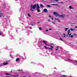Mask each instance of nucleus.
I'll return each mask as SVG.
<instances>
[{
	"instance_id": "obj_20",
	"label": "nucleus",
	"mask_w": 77,
	"mask_h": 77,
	"mask_svg": "<svg viewBox=\"0 0 77 77\" xmlns=\"http://www.w3.org/2000/svg\"><path fill=\"white\" fill-rule=\"evenodd\" d=\"M61 77H67V76L66 75H62Z\"/></svg>"
},
{
	"instance_id": "obj_39",
	"label": "nucleus",
	"mask_w": 77,
	"mask_h": 77,
	"mask_svg": "<svg viewBox=\"0 0 77 77\" xmlns=\"http://www.w3.org/2000/svg\"><path fill=\"white\" fill-rule=\"evenodd\" d=\"M3 66V64H2V65H0V66Z\"/></svg>"
},
{
	"instance_id": "obj_44",
	"label": "nucleus",
	"mask_w": 77,
	"mask_h": 77,
	"mask_svg": "<svg viewBox=\"0 0 77 77\" xmlns=\"http://www.w3.org/2000/svg\"><path fill=\"white\" fill-rule=\"evenodd\" d=\"M52 23H53L54 24H55V23H54L53 22H52Z\"/></svg>"
},
{
	"instance_id": "obj_23",
	"label": "nucleus",
	"mask_w": 77,
	"mask_h": 77,
	"mask_svg": "<svg viewBox=\"0 0 77 77\" xmlns=\"http://www.w3.org/2000/svg\"><path fill=\"white\" fill-rule=\"evenodd\" d=\"M63 35H64L63 37H64V38H66V35H65V34H63Z\"/></svg>"
},
{
	"instance_id": "obj_54",
	"label": "nucleus",
	"mask_w": 77,
	"mask_h": 77,
	"mask_svg": "<svg viewBox=\"0 0 77 77\" xmlns=\"http://www.w3.org/2000/svg\"><path fill=\"white\" fill-rule=\"evenodd\" d=\"M17 31H18V30H17L16 31L17 32Z\"/></svg>"
},
{
	"instance_id": "obj_5",
	"label": "nucleus",
	"mask_w": 77,
	"mask_h": 77,
	"mask_svg": "<svg viewBox=\"0 0 77 77\" xmlns=\"http://www.w3.org/2000/svg\"><path fill=\"white\" fill-rule=\"evenodd\" d=\"M69 33H70V29H68L67 32V34L66 35L67 36H68V35H69V37L71 36V34H69Z\"/></svg>"
},
{
	"instance_id": "obj_37",
	"label": "nucleus",
	"mask_w": 77,
	"mask_h": 77,
	"mask_svg": "<svg viewBox=\"0 0 77 77\" xmlns=\"http://www.w3.org/2000/svg\"><path fill=\"white\" fill-rule=\"evenodd\" d=\"M2 13H0V15H2Z\"/></svg>"
},
{
	"instance_id": "obj_10",
	"label": "nucleus",
	"mask_w": 77,
	"mask_h": 77,
	"mask_svg": "<svg viewBox=\"0 0 77 77\" xmlns=\"http://www.w3.org/2000/svg\"><path fill=\"white\" fill-rule=\"evenodd\" d=\"M5 74L6 75H11V76H13V77H18V75L17 76H14V75H10V74H9V73H5Z\"/></svg>"
},
{
	"instance_id": "obj_12",
	"label": "nucleus",
	"mask_w": 77,
	"mask_h": 77,
	"mask_svg": "<svg viewBox=\"0 0 77 77\" xmlns=\"http://www.w3.org/2000/svg\"><path fill=\"white\" fill-rule=\"evenodd\" d=\"M43 42L44 43V44H45L46 45H47V46H49V45H47V43H46V42H45V41L43 40Z\"/></svg>"
},
{
	"instance_id": "obj_19",
	"label": "nucleus",
	"mask_w": 77,
	"mask_h": 77,
	"mask_svg": "<svg viewBox=\"0 0 77 77\" xmlns=\"http://www.w3.org/2000/svg\"><path fill=\"white\" fill-rule=\"evenodd\" d=\"M70 30H71V31H73V30H75V29H73L72 28H70Z\"/></svg>"
},
{
	"instance_id": "obj_16",
	"label": "nucleus",
	"mask_w": 77,
	"mask_h": 77,
	"mask_svg": "<svg viewBox=\"0 0 77 77\" xmlns=\"http://www.w3.org/2000/svg\"><path fill=\"white\" fill-rule=\"evenodd\" d=\"M40 6L41 8H42L44 7V5H42V4H41L40 5Z\"/></svg>"
},
{
	"instance_id": "obj_26",
	"label": "nucleus",
	"mask_w": 77,
	"mask_h": 77,
	"mask_svg": "<svg viewBox=\"0 0 77 77\" xmlns=\"http://www.w3.org/2000/svg\"><path fill=\"white\" fill-rule=\"evenodd\" d=\"M72 6H71L69 7V8H70V9H72Z\"/></svg>"
},
{
	"instance_id": "obj_21",
	"label": "nucleus",
	"mask_w": 77,
	"mask_h": 77,
	"mask_svg": "<svg viewBox=\"0 0 77 77\" xmlns=\"http://www.w3.org/2000/svg\"><path fill=\"white\" fill-rule=\"evenodd\" d=\"M12 58V59H14V57L12 56H11V55H9Z\"/></svg>"
},
{
	"instance_id": "obj_53",
	"label": "nucleus",
	"mask_w": 77,
	"mask_h": 77,
	"mask_svg": "<svg viewBox=\"0 0 77 77\" xmlns=\"http://www.w3.org/2000/svg\"><path fill=\"white\" fill-rule=\"evenodd\" d=\"M32 63H33V62H31Z\"/></svg>"
},
{
	"instance_id": "obj_41",
	"label": "nucleus",
	"mask_w": 77,
	"mask_h": 77,
	"mask_svg": "<svg viewBox=\"0 0 77 77\" xmlns=\"http://www.w3.org/2000/svg\"><path fill=\"white\" fill-rule=\"evenodd\" d=\"M74 35L75 36H77L76 34H74Z\"/></svg>"
},
{
	"instance_id": "obj_11",
	"label": "nucleus",
	"mask_w": 77,
	"mask_h": 77,
	"mask_svg": "<svg viewBox=\"0 0 77 77\" xmlns=\"http://www.w3.org/2000/svg\"><path fill=\"white\" fill-rule=\"evenodd\" d=\"M38 44L39 45H40V46H42V42H39Z\"/></svg>"
},
{
	"instance_id": "obj_4",
	"label": "nucleus",
	"mask_w": 77,
	"mask_h": 77,
	"mask_svg": "<svg viewBox=\"0 0 77 77\" xmlns=\"http://www.w3.org/2000/svg\"><path fill=\"white\" fill-rule=\"evenodd\" d=\"M53 14L54 15H55L56 17H59L60 15L58 13L56 12H54Z\"/></svg>"
},
{
	"instance_id": "obj_8",
	"label": "nucleus",
	"mask_w": 77,
	"mask_h": 77,
	"mask_svg": "<svg viewBox=\"0 0 77 77\" xmlns=\"http://www.w3.org/2000/svg\"><path fill=\"white\" fill-rule=\"evenodd\" d=\"M0 35L2 36H5V34H3V33L2 32H0Z\"/></svg>"
},
{
	"instance_id": "obj_24",
	"label": "nucleus",
	"mask_w": 77,
	"mask_h": 77,
	"mask_svg": "<svg viewBox=\"0 0 77 77\" xmlns=\"http://www.w3.org/2000/svg\"><path fill=\"white\" fill-rule=\"evenodd\" d=\"M28 17H31V16H30V14H28Z\"/></svg>"
},
{
	"instance_id": "obj_40",
	"label": "nucleus",
	"mask_w": 77,
	"mask_h": 77,
	"mask_svg": "<svg viewBox=\"0 0 77 77\" xmlns=\"http://www.w3.org/2000/svg\"><path fill=\"white\" fill-rule=\"evenodd\" d=\"M48 21H50V20L49 19H48Z\"/></svg>"
},
{
	"instance_id": "obj_1",
	"label": "nucleus",
	"mask_w": 77,
	"mask_h": 77,
	"mask_svg": "<svg viewBox=\"0 0 77 77\" xmlns=\"http://www.w3.org/2000/svg\"><path fill=\"white\" fill-rule=\"evenodd\" d=\"M36 4H35L34 5H33L32 4H31L30 6V11L32 12H33L35 11V9L36 8Z\"/></svg>"
},
{
	"instance_id": "obj_3",
	"label": "nucleus",
	"mask_w": 77,
	"mask_h": 77,
	"mask_svg": "<svg viewBox=\"0 0 77 77\" xmlns=\"http://www.w3.org/2000/svg\"><path fill=\"white\" fill-rule=\"evenodd\" d=\"M40 8V7H39V4H37L36 9L38 12H41V10H40V9H39Z\"/></svg>"
},
{
	"instance_id": "obj_30",
	"label": "nucleus",
	"mask_w": 77,
	"mask_h": 77,
	"mask_svg": "<svg viewBox=\"0 0 77 77\" xmlns=\"http://www.w3.org/2000/svg\"><path fill=\"white\" fill-rule=\"evenodd\" d=\"M60 39L61 41H63V39H62L61 38H60Z\"/></svg>"
},
{
	"instance_id": "obj_31",
	"label": "nucleus",
	"mask_w": 77,
	"mask_h": 77,
	"mask_svg": "<svg viewBox=\"0 0 77 77\" xmlns=\"http://www.w3.org/2000/svg\"><path fill=\"white\" fill-rule=\"evenodd\" d=\"M58 47H57V48L56 49V50H58Z\"/></svg>"
},
{
	"instance_id": "obj_29",
	"label": "nucleus",
	"mask_w": 77,
	"mask_h": 77,
	"mask_svg": "<svg viewBox=\"0 0 77 77\" xmlns=\"http://www.w3.org/2000/svg\"><path fill=\"white\" fill-rule=\"evenodd\" d=\"M29 26H26L25 27V29H28V28H29Z\"/></svg>"
},
{
	"instance_id": "obj_56",
	"label": "nucleus",
	"mask_w": 77,
	"mask_h": 77,
	"mask_svg": "<svg viewBox=\"0 0 77 77\" xmlns=\"http://www.w3.org/2000/svg\"><path fill=\"white\" fill-rule=\"evenodd\" d=\"M7 77V76H6V77Z\"/></svg>"
},
{
	"instance_id": "obj_34",
	"label": "nucleus",
	"mask_w": 77,
	"mask_h": 77,
	"mask_svg": "<svg viewBox=\"0 0 77 77\" xmlns=\"http://www.w3.org/2000/svg\"><path fill=\"white\" fill-rule=\"evenodd\" d=\"M55 20H58V19H57V18H55Z\"/></svg>"
},
{
	"instance_id": "obj_43",
	"label": "nucleus",
	"mask_w": 77,
	"mask_h": 77,
	"mask_svg": "<svg viewBox=\"0 0 77 77\" xmlns=\"http://www.w3.org/2000/svg\"><path fill=\"white\" fill-rule=\"evenodd\" d=\"M18 71H20L21 70H18Z\"/></svg>"
},
{
	"instance_id": "obj_28",
	"label": "nucleus",
	"mask_w": 77,
	"mask_h": 77,
	"mask_svg": "<svg viewBox=\"0 0 77 77\" xmlns=\"http://www.w3.org/2000/svg\"><path fill=\"white\" fill-rule=\"evenodd\" d=\"M39 30H42V28L41 27H40L39 28Z\"/></svg>"
},
{
	"instance_id": "obj_47",
	"label": "nucleus",
	"mask_w": 77,
	"mask_h": 77,
	"mask_svg": "<svg viewBox=\"0 0 77 77\" xmlns=\"http://www.w3.org/2000/svg\"><path fill=\"white\" fill-rule=\"evenodd\" d=\"M6 47H7L6 46H5V47L4 48H6Z\"/></svg>"
},
{
	"instance_id": "obj_33",
	"label": "nucleus",
	"mask_w": 77,
	"mask_h": 77,
	"mask_svg": "<svg viewBox=\"0 0 77 77\" xmlns=\"http://www.w3.org/2000/svg\"><path fill=\"white\" fill-rule=\"evenodd\" d=\"M31 25L32 26H33V24H32V23H31Z\"/></svg>"
},
{
	"instance_id": "obj_27",
	"label": "nucleus",
	"mask_w": 77,
	"mask_h": 77,
	"mask_svg": "<svg viewBox=\"0 0 77 77\" xmlns=\"http://www.w3.org/2000/svg\"><path fill=\"white\" fill-rule=\"evenodd\" d=\"M55 0L56 2H59V0Z\"/></svg>"
},
{
	"instance_id": "obj_57",
	"label": "nucleus",
	"mask_w": 77,
	"mask_h": 77,
	"mask_svg": "<svg viewBox=\"0 0 77 77\" xmlns=\"http://www.w3.org/2000/svg\"><path fill=\"white\" fill-rule=\"evenodd\" d=\"M23 77H26V76H23Z\"/></svg>"
},
{
	"instance_id": "obj_2",
	"label": "nucleus",
	"mask_w": 77,
	"mask_h": 77,
	"mask_svg": "<svg viewBox=\"0 0 77 77\" xmlns=\"http://www.w3.org/2000/svg\"><path fill=\"white\" fill-rule=\"evenodd\" d=\"M50 46L52 48H47V47H46V46H44V47H45V48L46 49H47L48 48V49H52V48H53V47H54V45L53 44H51L49 45V46H50Z\"/></svg>"
},
{
	"instance_id": "obj_7",
	"label": "nucleus",
	"mask_w": 77,
	"mask_h": 77,
	"mask_svg": "<svg viewBox=\"0 0 77 77\" xmlns=\"http://www.w3.org/2000/svg\"><path fill=\"white\" fill-rule=\"evenodd\" d=\"M67 60H68L69 62H71V63L74 62V61H75V60H72L70 59H68Z\"/></svg>"
},
{
	"instance_id": "obj_49",
	"label": "nucleus",
	"mask_w": 77,
	"mask_h": 77,
	"mask_svg": "<svg viewBox=\"0 0 77 77\" xmlns=\"http://www.w3.org/2000/svg\"><path fill=\"white\" fill-rule=\"evenodd\" d=\"M75 27L77 28V26H75Z\"/></svg>"
},
{
	"instance_id": "obj_42",
	"label": "nucleus",
	"mask_w": 77,
	"mask_h": 77,
	"mask_svg": "<svg viewBox=\"0 0 77 77\" xmlns=\"http://www.w3.org/2000/svg\"><path fill=\"white\" fill-rule=\"evenodd\" d=\"M75 61L76 63H77V61L76 60H75Z\"/></svg>"
},
{
	"instance_id": "obj_51",
	"label": "nucleus",
	"mask_w": 77,
	"mask_h": 77,
	"mask_svg": "<svg viewBox=\"0 0 77 77\" xmlns=\"http://www.w3.org/2000/svg\"><path fill=\"white\" fill-rule=\"evenodd\" d=\"M2 17V16H1V15H0V17Z\"/></svg>"
},
{
	"instance_id": "obj_14",
	"label": "nucleus",
	"mask_w": 77,
	"mask_h": 77,
	"mask_svg": "<svg viewBox=\"0 0 77 77\" xmlns=\"http://www.w3.org/2000/svg\"><path fill=\"white\" fill-rule=\"evenodd\" d=\"M22 10H23V8L21 7L19 9V11L20 12Z\"/></svg>"
},
{
	"instance_id": "obj_22",
	"label": "nucleus",
	"mask_w": 77,
	"mask_h": 77,
	"mask_svg": "<svg viewBox=\"0 0 77 77\" xmlns=\"http://www.w3.org/2000/svg\"><path fill=\"white\" fill-rule=\"evenodd\" d=\"M64 29H65V31H67V30H68V28H64Z\"/></svg>"
},
{
	"instance_id": "obj_45",
	"label": "nucleus",
	"mask_w": 77,
	"mask_h": 77,
	"mask_svg": "<svg viewBox=\"0 0 77 77\" xmlns=\"http://www.w3.org/2000/svg\"><path fill=\"white\" fill-rule=\"evenodd\" d=\"M29 32H30V31H28V32H27V33H29Z\"/></svg>"
},
{
	"instance_id": "obj_6",
	"label": "nucleus",
	"mask_w": 77,
	"mask_h": 77,
	"mask_svg": "<svg viewBox=\"0 0 77 77\" xmlns=\"http://www.w3.org/2000/svg\"><path fill=\"white\" fill-rule=\"evenodd\" d=\"M9 63V61H7L6 62H4L3 64L4 65H6Z\"/></svg>"
},
{
	"instance_id": "obj_52",
	"label": "nucleus",
	"mask_w": 77,
	"mask_h": 77,
	"mask_svg": "<svg viewBox=\"0 0 77 77\" xmlns=\"http://www.w3.org/2000/svg\"><path fill=\"white\" fill-rule=\"evenodd\" d=\"M12 71V70L11 71V72Z\"/></svg>"
},
{
	"instance_id": "obj_25",
	"label": "nucleus",
	"mask_w": 77,
	"mask_h": 77,
	"mask_svg": "<svg viewBox=\"0 0 77 77\" xmlns=\"http://www.w3.org/2000/svg\"><path fill=\"white\" fill-rule=\"evenodd\" d=\"M39 65H41V66H43V67L44 68V66H43V65L42 64H41V63H39Z\"/></svg>"
},
{
	"instance_id": "obj_36",
	"label": "nucleus",
	"mask_w": 77,
	"mask_h": 77,
	"mask_svg": "<svg viewBox=\"0 0 77 77\" xmlns=\"http://www.w3.org/2000/svg\"><path fill=\"white\" fill-rule=\"evenodd\" d=\"M58 22H60V20L58 19Z\"/></svg>"
},
{
	"instance_id": "obj_9",
	"label": "nucleus",
	"mask_w": 77,
	"mask_h": 77,
	"mask_svg": "<svg viewBox=\"0 0 77 77\" xmlns=\"http://www.w3.org/2000/svg\"><path fill=\"white\" fill-rule=\"evenodd\" d=\"M65 16V14H63L61 15H60L59 17H62V18H64Z\"/></svg>"
},
{
	"instance_id": "obj_38",
	"label": "nucleus",
	"mask_w": 77,
	"mask_h": 77,
	"mask_svg": "<svg viewBox=\"0 0 77 77\" xmlns=\"http://www.w3.org/2000/svg\"><path fill=\"white\" fill-rule=\"evenodd\" d=\"M46 32H48V30L46 29Z\"/></svg>"
},
{
	"instance_id": "obj_15",
	"label": "nucleus",
	"mask_w": 77,
	"mask_h": 77,
	"mask_svg": "<svg viewBox=\"0 0 77 77\" xmlns=\"http://www.w3.org/2000/svg\"><path fill=\"white\" fill-rule=\"evenodd\" d=\"M19 60H20V58H17L16 59V62H18Z\"/></svg>"
},
{
	"instance_id": "obj_58",
	"label": "nucleus",
	"mask_w": 77,
	"mask_h": 77,
	"mask_svg": "<svg viewBox=\"0 0 77 77\" xmlns=\"http://www.w3.org/2000/svg\"><path fill=\"white\" fill-rule=\"evenodd\" d=\"M21 14H23V13H21Z\"/></svg>"
},
{
	"instance_id": "obj_59",
	"label": "nucleus",
	"mask_w": 77,
	"mask_h": 77,
	"mask_svg": "<svg viewBox=\"0 0 77 77\" xmlns=\"http://www.w3.org/2000/svg\"><path fill=\"white\" fill-rule=\"evenodd\" d=\"M9 54H11V53H10Z\"/></svg>"
},
{
	"instance_id": "obj_50",
	"label": "nucleus",
	"mask_w": 77,
	"mask_h": 77,
	"mask_svg": "<svg viewBox=\"0 0 77 77\" xmlns=\"http://www.w3.org/2000/svg\"><path fill=\"white\" fill-rule=\"evenodd\" d=\"M38 23H39V22H38Z\"/></svg>"
},
{
	"instance_id": "obj_17",
	"label": "nucleus",
	"mask_w": 77,
	"mask_h": 77,
	"mask_svg": "<svg viewBox=\"0 0 77 77\" xmlns=\"http://www.w3.org/2000/svg\"><path fill=\"white\" fill-rule=\"evenodd\" d=\"M46 6H47V7H48V8H51V5H46Z\"/></svg>"
},
{
	"instance_id": "obj_48",
	"label": "nucleus",
	"mask_w": 77,
	"mask_h": 77,
	"mask_svg": "<svg viewBox=\"0 0 77 77\" xmlns=\"http://www.w3.org/2000/svg\"><path fill=\"white\" fill-rule=\"evenodd\" d=\"M49 17H50V18L51 17V16H49Z\"/></svg>"
},
{
	"instance_id": "obj_60",
	"label": "nucleus",
	"mask_w": 77,
	"mask_h": 77,
	"mask_svg": "<svg viewBox=\"0 0 77 77\" xmlns=\"http://www.w3.org/2000/svg\"><path fill=\"white\" fill-rule=\"evenodd\" d=\"M20 20H21L20 19Z\"/></svg>"
},
{
	"instance_id": "obj_35",
	"label": "nucleus",
	"mask_w": 77,
	"mask_h": 77,
	"mask_svg": "<svg viewBox=\"0 0 77 77\" xmlns=\"http://www.w3.org/2000/svg\"><path fill=\"white\" fill-rule=\"evenodd\" d=\"M49 30H52V29H49Z\"/></svg>"
},
{
	"instance_id": "obj_46",
	"label": "nucleus",
	"mask_w": 77,
	"mask_h": 77,
	"mask_svg": "<svg viewBox=\"0 0 77 77\" xmlns=\"http://www.w3.org/2000/svg\"><path fill=\"white\" fill-rule=\"evenodd\" d=\"M51 19H52V20H53V17H51Z\"/></svg>"
},
{
	"instance_id": "obj_32",
	"label": "nucleus",
	"mask_w": 77,
	"mask_h": 77,
	"mask_svg": "<svg viewBox=\"0 0 77 77\" xmlns=\"http://www.w3.org/2000/svg\"><path fill=\"white\" fill-rule=\"evenodd\" d=\"M73 35H72L71 36V38H73Z\"/></svg>"
},
{
	"instance_id": "obj_13",
	"label": "nucleus",
	"mask_w": 77,
	"mask_h": 77,
	"mask_svg": "<svg viewBox=\"0 0 77 77\" xmlns=\"http://www.w3.org/2000/svg\"><path fill=\"white\" fill-rule=\"evenodd\" d=\"M43 11L44 12L46 13L47 12V9L46 8H45L43 10Z\"/></svg>"
},
{
	"instance_id": "obj_18",
	"label": "nucleus",
	"mask_w": 77,
	"mask_h": 77,
	"mask_svg": "<svg viewBox=\"0 0 77 77\" xmlns=\"http://www.w3.org/2000/svg\"><path fill=\"white\" fill-rule=\"evenodd\" d=\"M51 5H55V6H58L59 5H58V4H51Z\"/></svg>"
},
{
	"instance_id": "obj_61",
	"label": "nucleus",
	"mask_w": 77,
	"mask_h": 77,
	"mask_svg": "<svg viewBox=\"0 0 77 77\" xmlns=\"http://www.w3.org/2000/svg\"><path fill=\"white\" fill-rule=\"evenodd\" d=\"M76 18H77V16L76 17Z\"/></svg>"
},
{
	"instance_id": "obj_55",
	"label": "nucleus",
	"mask_w": 77,
	"mask_h": 77,
	"mask_svg": "<svg viewBox=\"0 0 77 77\" xmlns=\"http://www.w3.org/2000/svg\"><path fill=\"white\" fill-rule=\"evenodd\" d=\"M11 39H12V38H11Z\"/></svg>"
}]
</instances>
